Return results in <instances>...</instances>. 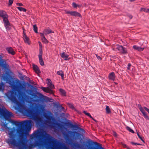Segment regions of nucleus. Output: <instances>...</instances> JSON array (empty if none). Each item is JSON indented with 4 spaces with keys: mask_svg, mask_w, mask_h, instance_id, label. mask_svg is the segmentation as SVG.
<instances>
[{
    "mask_svg": "<svg viewBox=\"0 0 149 149\" xmlns=\"http://www.w3.org/2000/svg\"><path fill=\"white\" fill-rule=\"evenodd\" d=\"M106 113H110L111 112L110 109L108 106H107L106 108Z\"/></svg>",
    "mask_w": 149,
    "mask_h": 149,
    "instance_id": "nucleus-29",
    "label": "nucleus"
},
{
    "mask_svg": "<svg viewBox=\"0 0 149 149\" xmlns=\"http://www.w3.org/2000/svg\"><path fill=\"white\" fill-rule=\"evenodd\" d=\"M13 0H9V5L11 6L13 3Z\"/></svg>",
    "mask_w": 149,
    "mask_h": 149,
    "instance_id": "nucleus-38",
    "label": "nucleus"
},
{
    "mask_svg": "<svg viewBox=\"0 0 149 149\" xmlns=\"http://www.w3.org/2000/svg\"><path fill=\"white\" fill-rule=\"evenodd\" d=\"M33 30L36 33H38V27L36 24L33 25Z\"/></svg>",
    "mask_w": 149,
    "mask_h": 149,
    "instance_id": "nucleus-30",
    "label": "nucleus"
},
{
    "mask_svg": "<svg viewBox=\"0 0 149 149\" xmlns=\"http://www.w3.org/2000/svg\"><path fill=\"white\" fill-rule=\"evenodd\" d=\"M17 6H23V5L22 3H17Z\"/></svg>",
    "mask_w": 149,
    "mask_h": 149,
    "instance_id": "nucleus-44",
    "label": "nucleus"
},
{
    "mask_svg": "<svg viewBox=\"0 0 149 149\" xmlns=\"http://www.w3.org/2000/svg\"><path fill=\"white\" fill-rule=\"evenodd\" d=\"M146 111H147L149 114V109L148 108H146Z\"/></svg>",
    "mask_w": 149,
    "mask_h": 149,
    "instance_id": "nucleus-50",
    "label": "nucleus"
},
{
    "mask_svg": "<svg viewBox=\"0 0 149 149\" xmlns=\"http://www.w3.org/2000/svg\"><path fill=\"white\" fill-rule=\"evenodd\" d=\"M46 148H47V149H49V148H49V147H48V146H47V147H46Z\"/></svg>",
    "mask_w": 149,
    "mask_h": 149,
    "instance_id": "nucleus-52",
    "label": "nucleus"
},
{
    "mask_svg": "<svg viewBox=\"0 0 149 149\" xmlns=\"http://www.w3.org/2000/svg\"><path fill=\"white\" fill-rule=\"evenodd\" d=\"M39 62L40 64L41 65L43 66L44 65V63L43 60V58H42V56H39Z\"/></svg>",
    "mask_w": 149,
    "mask_h": 149,
    "instance_id": "nucleus-22",
    "label": "nucleus"
},
{
    "mask_svg": "<svg viewBox=\"0 0 149 149\" xmlns=\"http://www.w3.org/2000/svg\"><path fill=\"white\" fill-rule=\"evenodd\" d=\"M1 125L3 130L8 134L10 138L14 137L16 132V130L14 127L13 128H9L7 126L6 124L4 123H1Z\"/></svg>",
    "mask_w": 149,
    "mask_h": 149,
    "instance_id": "nucleus-7",
    "label": "nucleus"
},
{
    "mask_svg": "<svg viewBox=\"0 0 149 149\" xmlns=\"http://www.w3.org/2000/svg\"><path fill=\"white\" fill-rule=\"evenodd\" d=\"M128 16L130 19H131L132 18V15H128Z\"/></svg>",
    "mask_w": 149,
    "mask_h": 149,
    "instance_id": "nucleus-46",
    "label": "nucleus"
},
{
    "mask_svg": "<svg viewBox=\"0 0 149 149\" xmlns=\"http://www.w3.org/2000/svg\"><path fill=\"white\" fill-rule=\"evenodd\" d=\"M143 11L146 13H149V8H141L140 11Z\"/></svg>",
    "mask_w": 149,
    "mask_h": 149,
    "instance_id": "nucleus-20",
    "label": "nucleus"
},
{
    "mask_svg": "<svg viewBox=\"0 0 149 149\" xmlns=\"http://www.w3.org/2000/svg\"><path fill=\"white\" fill-rule=\"evenodd\" d=\"M62 59V61L65 60V61H68V60L70 58H68V56H61Z\"/></svg>",
    "mask_w": 149,
    "mask_h": 149,
    "instance_id": "nucleus-34",
    "label": "nucleus"
},
{
    "mask_svg": "<svg viewBox=\"0 0 149 149\" xmlns=\"http://www.w3.org/2000/svg\"><path fill=\"white\" fill-rule=\"evenodd\" d=\"M131 64L130 63H128V66H127V69L128 70H130V68L131 67Z\"/></svg>",
    "mask_w": 149,
    "mask_h": 149,
    "instance_id": "nucleus-41",
    "label": "nucleus"
},
{
    "mask_svg": "<svg viewBox=\"0 0 149 149\" xmlns=\"http://www.w3.org/2000/svg\"><path fill=\"white\" fill-rule=\"evenodd\" d=\"M41 40L42 42L45 43H48L49 42L48 41L46 38L45 36L43 37V38H41Z\"/></svg>",
    "mask_w": 149,
    "mask_h": 149,
    "instance_id": "nucleus-23",
    "label": "nucleus"
},
{
    "mask_svg": "<svg viewBox=\"0 0 149 149\" xmlns=\"http://www.w3.org/2000/svg\"><path fill=\"white\" fill-rule=\"evenodd\" d=\"M40 36L42 37V38H43V37L45 36L44 35V33H40Z\"/></svg>",
    "mask_w": 149,
    "mask_h": 149,
    "instance_id": "nucleus-45",
    "label": "nucleus"
},
{
    "mask_svg": "<svg viewBox=\"0 0 149 149\" xmlns=\"http://www.w3.org/2000/svg\"><path fill=\"white\" fill-rule=\"evenodd\" d=\"M7 97L11 101L16 104L15 109L30 118H32L39 123H42V119L40 117V112L38 111H35L33 110L27 109L25 106L24 102H19L15 97L16 94L13 91L8 92L6 94Z\"/></svg>",
    "mask_w": 149,
    "mask_h": 149,
    "instance_id": "nucleus-1",
    "label": "nucleus"
},
{
    "mask_svg": "<svg viewBox=\"0 0 149 149\" xmlns=\"http://www.w3.org/2000/svg\"><path fill=\"white\" fill-rule=\"evenodd\" d=\"M6 50L9 53L13 55H14L15 54V52L11 47L7 48H6Z\"/></svg>",
    "mask_w": 149,
    "mask_h": 149,
    "instance_id": "nucleus-14",
    "label": "nucleus"
},
{
    "mask_svg": "<svg viewBox=\"0 0 149 149\" xmlns=\"http://www.w3.org/2000/svg\"><path fill=\"white\" fill-rule=\"evenodd\" d=\"M61 56H69V55H66L65 54L64 52H63L61 53Z\"/></svg>",
    "mask_w": 149,
    "mask_h": 149,
    "instance_id": "nucleus-43",
    "label": "nucleus"
},
{
    "mask_svg": "<svg viewBox=\"0 0 149 149\" xmlns=\"http://www.w3.org/2000/svg\"><path fill=\"white\" fill-rule=\"evenodd\" d=\"M38 101V100H36V102H37L36 101Z\"/></svg>",
    "mask_w": 149,
    "mask_h": 149,
    "instance_id": "nucleus-55",
    "label": "nucleus"
},
{
    "mask_svg": "<svg viewBox=\"0 0 149 149\" xmlns=\"http://www.w3.org/2000/svg\"><path fill=\"white\" fill-rule=\"evenodd\" d=\"M1 17L3 18V20L8 19V15L3 10H0V18Z\"/></svg>",
    "mask_w": 149,
    "mask_h": 149,
    "instance_id": "nucleus-11",
    "label": "nucleus"
},
{
    "mask_svg": "<svg viewBox=\"0 0 149 149\" xmlns=\"http://www.w3.org/2000/svg\"><path fill=\"white\" fill-rule=\"evenodd\" d=\"M43 33L45 35L49 34L50 33H54V32L52 31L51 29H44Z\"/></svg>",
    "mask_w": 149,
    "mask_h": 149,
    "instance_id": "nucleus-15",
    "label": "nucleus"
},
{
    "mask_svg": "<svg viewBox=\"0 0 149 149\" xmlns=\"http://www.w3.org/2000/svg\"><path fill=\"white\" fill-rule=\"evenodd\" d=\"M31 139L36 138L44 145H52V149H69L66 146L61 145L57 140L43 130H40L35 132L31 136Z\"/></svg>",
    "mask_w": 149,
    "mask_h": 149,
    "instance_id": "nucleus-2",
    "label": "nucleus"
},
{
    "mask_svg": "<svg viewBox=\"0 0 149 149\" xmlns=\"http://www.w3.org/2000/svg\"><path fill=\"white\" fill-rule=\"evenodd\" d=\"M38 56H42V54H39V55H38Z\"/></svg>",
    "mask_w": 149,
    "mask_h": 149,
    "instance_id": "nucleus-53",
    "label": "nucleus"
},
{
    "mask_svg": "<svg viewBox=\"0 0 149 149\" xmlns=\"http://www.w3.org/2000/svg\"><path fill=\"white\" fill-rule=\"evenodd\" d=\"M4 24V26L6 29L7 30H10L11 28L10 27V24L9 21L8 19H7L3 21Z\"/></svg>",
    "mask_w": 149,
    "mask_h": 149,
    "instance_id": "nucleus-10",
    "label": "nucleus"
},
{
    "mask_svg": "<svg viewBox=\"0 0 149 149\" xmlns=\"http://www.w3.org/2000/svg\"><path fill=\"white\" fill-rule=\"evenodd\" d=\"M3 116L6 120H10L11 117L13 116V114L9 112L5 108L0 107V117Z\"/></svg>",
    "mask_w": 149,
    "mask_h": 149,
    "instance_id": "nucleus-6",
    "label": "nucleus"
},
{
    "mask_svg": "<svg viewBox=\"0 0 149 149\" xmlns=\"http://www.w3.org/2000/svg\"><path fill=\"white\" fill-rule=\"evenodd\" d=\"M132 144H134L135 145H141L139 143H133V142H132Z\"/></svg>",
    "mask_w": 149,
    "mask_h": 149,
    "instance_id": "nucleus-47",
    "label": "nucleus"
},
{
    "mask_svg": "<svg viewBox=\"0 0 149 149\" xmlns=\"http://www.w3.org/2000/svg\"><path fill=\"white\" fill-rule=\"evenodd\" d=\"M65 13L66 14H69L72 16L81 17V15L79 13L76 11H67Z\"/></svg>",
    "mask_w": 149,
    "mask_h": 149,
    "instance_id": "nucleus-8",
    "label": "nucleus"
},
{
    "mask_svg": "<svg viewBox=\"0 0 149 149\" xmlns=\"http://www.w3.org/2000/svg\"><path fill=\"white\" fill-rule=\"evenodd\" d=\"M138 136L141 139V140L143 142H144V140H143V139L142 138V137L139 135V134H137Z\"/></svg>",
    "mask_w": 149,
    "mask_h": 149,
    "instance_id": "nucleus-40",
    "label": "nucleus"
},
{
    "mask_svg": "<svg viewBox=\"0 0 149 149\" xmlns=\"http://www.w3.org/2000/svg\"><path fill=\"white\" fill-rule=\"evenodd\" d=\"M38 43L39 46V51L40 53L41 52H42V45L41 42L40 41L38 42Z\"/></svg>",
    "mask_w": 149,
    "mask_h": 149,
    "instance_id": "nucleus-28",
    "label": "nucleus"
},
{
    "mask_svg": "<svg viewBox=\"0 0 149 149\" xmlns=\"http://www.w3.org/2000/svg\"><path fill=\"white\" fill-rule=\"evenodd\" d=\"M84 113L86 115L89 116L90 117L93 119V118L89 113H87L85 111H84Z\"/></svg>",
    "mask_w": 149,
    "mask_h": 149,
    "instance_id": "nucleus-36",
    "label": "nucleus"
},
{
    "mask_svg": "<svg viewBox=\"0 0 149 149\" xmlns=\"http://www.w3.org/2000/svg\"><path fill=\"white\" fill-rule=\"evenodd\" d=\"M146 111H147L149 114V109L148 108H146Z\"/></svg>",
    "mask_w": 149,
    "mask_h": 149,
    "instance_id": "nucleus-51",
    "label": "nucleus"
},
{
    "mask_svg": "<svg viewBox=\"0 0 149 149\" xmlns=\"http://www.w3.org/2000/svg\"><path fill=\"white\" fill-rule=\"evenodd\" d=\"M32 121L31 120H27L23 122L22 124L25 125V127L22 125L17 129V132L19 134L20 137L24 136H27L31 129Z\"/></svg>",
    "mask_w": 149,
    "mask_h": 149,
    "instance_id": "nucleus-3",
    "label": "nucleus"
},
{
    "mask_svg": "<svg viewBox=\"0 0 149 149\" xmlns=\"http://www.w3.org/2000/svg\"><path fill=\"white\" fill-rule=\"evenodd\" d=\"M0 56H1V55H0Z\"/></svg>",
    "mask_w": 149,
    "mask_h": 149,
    "instance_id": "nucleus-56",
    "label": "nucleus"
},
{
    "mask_svg": "<svg viewBox=\"0 0 149 149\" xmlns=\"http://www.w3.org/2000/svg\"><path fill=\"white\" fill-rule=\"evenodd\" d=\"M17 8L21 11H23L26 12V11L27 10L26 9L23 8L22 7H18Z\"/></svg>",
    "mask_w": 149,
    "mask_h": 149,
    "instance_id": "nucleus-27",
    "label": "nucleus"
},
{
    "mask_svg": "<svg viewBox=\"0 0 149 149\" xmlns=\"http://www.w3.org/2000/svg\"><path fill=\"white\" fill-rule=\"evenodd\" d=\"M72 5L73 7L74 8H77V7H79V5H77V4L74 2L73 3H72Z\"/></svg>",
    "mask_w": 149,
    "mask_h": 149,
    "instance_id": "nucleus-37",
    "label": "nucleus"
},
{
    "mask_svg": "<svg viewBox=\"0 0 149 149\" xmlns=\"http://www.w3.org/2000/svg\"><path fill=\"white\" fill-rule=\"evenodd\" d=\"M59 91L61 93V95L63 96H65L66 95V92L65 90L62 89H59Z\"/></svg>",
    "mask_w": 149,
    "mask_h": 149,
    "instance_id": "nucleus-21",
    "label": "nucleus"
},
{
    "mask_svg": "<svg viewBox=\"0 0 149 149\" xmlns=\"http://www.w3.org/2000/svg\"><path fill=\"white\" fill-rule=\"evenodd\" d=\"M146 111H147L149 114V109L148 108H146Z\"/></svg>",
    "mask_w": 149,
    "mask_h": 149,
    "instance_id": "nucleus-49",
    "label": "nucleus"
},
{
    "mask_svg": "<svg viewBox=\"0 0 149 149\" xmlns=\"http://www.w3.org/2000/svg\"><path fill=\"white\" fill-rule=\"evenodd\" d=\"M23 38L24 42L26 43H27L29 45H30L31 42L29 38L27 36L24 31H23Z\"/></svg>",
    "mask_w": 149,
    "mask_h": 149,
    "instance_id": "nucleus-9",
    "label": "nucleus"
},
{
    "mask_svg": "<svg viewBox=\"0 0 149 149\" xmlns=\"http://www.w3.org/2000/svg\"><path fill=\"white\" fill-rule=\"evenodd\" d=\"M4 85L3 83H2L0 84V91H3L4 90Z\"/></svg>",
    "mask_w": 149,
    "mask_h": 149,
    "instance_id": "nucleus-33",
    "label": "nucleus"
},
{
    "mask_svg": "<svg viewBox=\"0 0 149 149\" xmlns=\"http://www.w3.org/2000/svg\"><path fill=\"white\" fill-rule=\"evenodd\" d=\"M7 142L11 147H17L19 149H31L33 146L32 145H31L28 147L26 143L22 141L19 142H17L16 141L13 139L7 140Z\"/></svg>",
    "mask_w": 149,
    "mask_h": 149,
    "instance_id": "nucleus-4",
    "label": "nucleus"
},
{
    "mask_svg": "<svg viewBox=\"0 0 149 149\" xmlns=\"http://www.w3.org/2000/svg\"><path fill=\"white\" fill-rule=\"evenodd\" d=\"M146 108H147L145 107H139V109L143 114L144 117L146 119H149L148 117L147 116L146 113L145 111V110H146Z\"/></svg>",
    "mask_w": 149,
    "mask_h": 149,
    "instance_id": "nucleus-12",
    "label": "nucleus"
},
{
    "mask_svg": "<svg viewBox=\"0 0 149 149\" xmlns=\"http://www.w3.org/2000/svg\"><path fill=\"white\" fill-rule=\"evenodd\" d=\"M121 52L123 54H127V50L126 48L123 47V49L121 50Z\"/></svg>",
    "mask_w": 149,
    "mask_h": 149,
    "instance_id": "nucleus-25",
    "label": "nucleus"
},
{
    "mask_svg": "<svg viewBox=\"0 0 149 149\" xmlns=\"http://www.w3.org/2000/svg\"><path fill=\"white\" fill-rule=\"evenodd\" d=\"M40 107L42 110L44 116L47 119L45 123L49 126H51L52 124V121H53L52 113L50 111L45 110L44 106H41Z\"/></svg>",
    "mask_w": 149,
    "mask_h": 149,
    "instance_id": "nucleus-5",
    "label": "nucleus"
},
{
    "mask_svg": "<svg viewBox=\"0 0 149 149\" xmlns=\"http://www.w3.org/2000/svg\"><path fill=\"white\" fill-rule=\"evenodd\" d=\"M97 58L99 60H101L102 59V58L100 57V56H97Z\"/></svg>",
    "mask_w": 149,
    "mask_h": 149,
    "instance_id": "nucleus-48",
    "label": "nucleus"
},
{
    "mask_svg": "<svg viewBox=\"0 0 149 149\" xmlns=\"http://www.w3.org/2000/svg\"><path fill=\"white\" fill-rule=\"evenodd\" d=\"M68 105L70 107L72 108V109H73L74 108V107L72 104H68Z\"/></svg>",
    "mask_w": 149,
    "mask_h": 149,
    "instance_id": "nucleus-39",
    "label": "nucleus"
},
{
    "mask_svg": "<svg viewBox=\"0 0 149 149\" xmlns=\"http://www.w3.org/2000/svg\"><path fill=\"white\" fill-rule=\"evenodd\" d=\"M121 144L122 145V146L123 147H124V148H128V147H127L126 145L125 144H124V143H121Z\"/></svg>",
    "mask_w": 149,
    "mask_h": 149,
    "instance_id": "nucleus-42",
    "label": "nucleus"
},
{
    "mask_svg": "<svg viewBox=\"0 0 149 149\" xmlns=\"http://www.w3.org/2000/svg\"><path fill=\"white\" fill-rule=\"evenodd\" d=\"M133 48L135 50H137L139 51H141L143 50L144 48L138 47L137 45H134L133 47Z\"/></svg>",
    "mask_w": 149,
    "mask_h": 149,
    "instance_id": "nucleus-18",
    "label": "nucleus"
},
{
    "mask_svg": "<svg viewBox=\"0 0 149 149\" xmlns=\"http://www.w3.org/2000/svg\"><path fill=\"white\" fill-rule=\"evenodd\" d=\"M57 74H58L61 76L62 79L63 78L64 74L63 73L62 71L61 70L58 71L57 72Z\"/></svg>",
    "mask_w": 149,
    "mask_h": 149,
    "instance_id": "nucleus-24",
    "label": "nucleus"
},
{
    "mask_svg": "<svg viewBox=\"0 0 149 149\" xmlns=\"http://www.w3.org/2000/svg\"><path fill=\"white\" fill-rule=\"evenodd\" d=\"M116 48L119 51H121L122 49H123V46H122L120 45H116Z\"/></svg>",
    "mask_w": 149,
    "mask_h": 149,
    "instance_id": "nucleus-26",
    "label": "nucleus"
},
{
    "mask_svg": "<svg viewBox=\"0 0 149 149\" xmlns=\"http://www.w3.org/2000/svg\"><path fill=\"white\" fill-rule=\"evenodd\" d=\"M33 70L36 73L38 74L40 72V70L37 65H33Z\"/></svg>",
    "mask_w": 149,
    "mask_h": 149,
    "instance_id": "nucleus-19",
    "label": "nucleus"
},
{
    "mask_svg": "<svg viewBox=\"0 0 149 149\" xmlns=\"http://www.w3.org/2000/svg\"><path fill=\"white\" fill-rule=\"evenodd\" d=\"M6 62L3 59L0 60V65L3 66H4V65L6 64Z\"/></svg>",
    "mask_w": 149,
    "mask_h": 149,
    "instance_id": "nucleus-32",
    "label": "nucleus"
},
{
    "mask_svg": "<svg viewBox=\"0 0 149 149\" xmlns=\"http://www.w3.org/2000/svg\"><path fill=\"white\" fill-rule=\"evenodd\" d=\"M47 84L48 86L51 88H53L54 86L53 85L52 83L51 80L48 79L47 80Z\"/></svg>",
    "mask_w": 149,
    "mask_h": 149,
    "instance_id": "nucleus-16",
    "label": "nucleus"
},
{
    "mask_svg": "<svg viewBox=\"0 0 149 149\" xmlns=\"http://www.w3.org/2000/svg\"><path fill=\"white\" fill-rule=\"evenodd\" d=\"M17 83H18L19 84V88H20L21 89H23L24 88V87L21 84L19 81L18 80L17 81Z\"/></svg>",
    "mask_w": 149,
    "mask_h": 149,
    "instance_id": "nucleus-31",
    "label": "nucleus"
},
{
    "mask_svg": "<svg viewBox=\"0 0 149 149\" xmlns=\"http://www.w3.org/2000/svg\"><path fill=\"white\" fill-rule=\"evenodd\" d=\"M41 88L44 91L46 92V93H49L50 94H53V91L48 87L45 88L42 87Z\"/></svg>",
    "mask_w": 149,
    "mask_h": 149,
    "instance_id": "nucleus-13",
    "label": "nucleus"
},
{
    "mask_svg": "<svg viewBox=\"0 0 149 149\" xmlns=\"http://www.w3.org/2000/svg\"><path fill=\"white\" fill-rule=\"evenodd\" d=\"M127 129L130 132L132 133H134V131L130 127H126Z\"/></svg>",
    "mask_w": 149,
    "mask_h": 149,
    "instance_id": "nucleus-35",
    "label": "nucleus"
},
{
    "mask_svg": "<svg viewBox=\"0 0 149 149\" xmlns=\"http://www.w3.org/2000/svg\"><path fill=\"white\" fill-rule=\"evenodd\" d=\"M109 79L113 81H114L115 78V74L113 72H112L109 74L108 76Z\"/></svg>",
    "mask_w": 149,
    "mask_h": 149,
    "instance_id": "nucleus-17",
    "label": "nucleus"
},
{
    "mask_svg": "<svg viewBox=\"0 0 149 149\" xmlns=\"http://www.w3.org/2000/svg\"><path fill=\"white\" fill-rule=\"evenodd\" d=\"M114 135L116 136V133H114Z\"/></svg>",
    "mask_w": 149,
    "mask_h": 149,
    "instance_id": "nucleus-54",
    "label": "nucleus"
}]
</instances>
